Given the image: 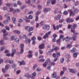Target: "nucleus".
Instances as JSON below:
<instances>
[{"label":"nucleus","mask_w":79,"mask_h":79,"mask_svg":"<svg viewBox=\"0 0 79 79\" xmlns=\"http://www.w3.org/2000/svg\"><path fill=\"white\" fill-rule=\"evenodd\" d=\"M32 77H31V76L30 75V74H29L28 73H27V74H26L25 75V77H27L28 79H29L30 78V77H31V78L32 79H34V78H35V76H36V73H35L34 72L32 74Z\"/></svg>","instance_id":"f257e3e1"},{"label":"nucleus","mask_w":79,"mask_h":79,"mask_svg":"<svg viewBox=\"0 0 79 79\" xmlns=\"http://www.w3.org/2000/svg\"><path fill=\"white\" fill-rule=\"evenodd\" d=\"M23 38H25L26 41L25 43L26 44H27L28 43V44H30V42H31V40L30 39H27V36L25 35H23Z\"/></svg>","instance_id":"f03ea898"},{"label":"nucleus","mask_w":79,"mask_h":79,"mask_svg":"<svg viewBox=\"0 0 79 79\" xmlns=\"http://www.w3.org/2000/svg\"><path fill=\"white\" fill-rule=\"evenodd\" d=\"M10 11H12V13L13 14L15 13L16 12L19 13L20 11V10H19V9H17L16 10H15L12 8H10Z\"/></svg>","instance_id":"7ed1b4c3"},{"label":"nucleus","mask_w":79,"mask_h":79,"mask_svg":"<svg viewBox=\"0 0 79 79\" xmlns=\"http://www.w3.org/2000/svg\"><path fill=\"white\" fill-rule=\"evenodd\" d=\"M10 66V65L8 64V65H6L5 67V69H2V71L3 73H5L6 72V69H8L9 68V67Z\"/></svg>","instance_id":"20e7f679"},{"label":"nucleus","mask_w":79,"mask_h":79,"mask_svg":"<svg viewBox=\"0 0 79 79\" xmlns=\"http://www.w3.org/2000/svg\"><path fill=\"white\" fill-rule=\"evenodd\" d=\"M77 24H74L73 25V29H71V32H73V33H74L76 31L74 30V28H76V27H77Z\"/></svg>","instance_id":"39448f33"},{"label":"nucleus","mask_w":79,"mask_h":79,"mask_svg":"<svg viewBox=\"0 0 79 79\" xmlns=\"http://www.w3.org/2000/svg\"><path fill=\"white\" fill-rule=\"evenodd\" d=\"M51 34V31H49L48 32V33H46L45 35L43 37V38L44 39H46V38H48V37L49 35Z\"/></svg>","instance_id":"423d86ee"},{"label":"nucleus","mask_w":79,"mask_h":79,"mask_svg":"<svg viewBox=\"0 0 79 79\" xmlns=\"http://www.w3.org/2000/svg\"><path fill=\"white\" fill-rule=\"evenodd\" d=\"M50 62V59H48L46 61L45 63H44L43 64V66L44 67H46L47 66V64H48V63Z\"/></svg>","instance_id":"0eeeda50"},{"label":"nucleus","mask_w":79,"mask_h":79,"mask_svg":"<svg viewBox=\"0 0 79 79\" xmlns=\"http://www.w3.org/2000/svg\"><path fill=\"white\" fill-rule=\"evenodd\" d=\"M20 47L21 48L20 53H23L24 51L23 48H24V44H21L20 45Z\"/></svg>","instance_id":"6e6552de"},{"label":"nucleus","mask_w":79,"mask_h":79,"mask_svg":"<svg viewBox=\"0 0 79 79\" xmlns=\"http://www.w3.org/2000/svg\"><path fill=\"white\" fill-rule=\"evenodd\" d=\"M66 21L67 23H72L74 21V20L72 19L68 18L66 19Z\"/></svg>","instance_id":"1a4fd4ad"},{"label":"nucleus","mask_w":79,"mask_h":79,"mask_svg":"<svg viewBox=\"0 0 79 79\" xmlns=\"http://www.w3.org/2000/svg\"><path fill=\"white\" fill-rule=\"evenodd\" d=\"M43 29H47V30H49L50 29V25H48L43 27Z\"/></svg>","instance_id":"9d476101"},{"label":"nucleus","mask_w":79,"mask_h":79,"mask_svg":"<svg viewBox=\"0 0 79 79\" xmlns=\"http://www.w3.org/2000/svg\"><path fill=\"white\" fill-rule=\"evenodd\" d=\"M69 71L70 72L72 73H73L74 74H76V73H77V71L75 70L69 69Z\"/></svg>","instance_id":"9b49d317"},{"label":"nucleus","mask_w":79,"mask_h":79,"mask_svg":"<svg viewBox=\"0 0 79 79\" xmlns=\"http://www.w3.org/2000/svg\"><path fill=\"white\" fill-rule=\"evenodd\" d=\"M13 60H5V63H9L10 64H11V63H13Z\"/></svg>","instance_id":"f8f14e48"},{"label":"nucleus","mask_w":79,"mask_h":79,"mask_svg":"<svg viewBox=\"0 0 79 79\" xmlns=\"http://www.w3.org/2000/svg\"><path fill=\"white\" fill-rule=\"evenodd\" d=\"M74 35L73 36L72 39L73 40H76V36L78 35V33H76L74 34Z\"/></svg>","instance_id":"ddd939ff"},{"label":"nucleus","mask_w":79,"mask_h":79,"mask_svg":"<svg viewBox=\"0 0 79 79\" xmlns=\"http://www.w3.org/2000/svg\"><path fill=\"white\" fill-rule=\"evenodd\" d=\"M51 10V9L50 8H48V9H47L46 8H44V13H47V12H48V11H50Z\"/></svg>","instance_id":"4468645a"},{"label":"nucleus","mask_w":79,"mask_h":79,"mask_svg":"<svg viewBox=\"0 0 79 79\" xmlns=\"http://www.w3.org/2000/svg\"><path fill=\"white\" fill-rule=\"evenodd\" d=\"M60 18L61 15H58L54 18L56 20H59V19H60Z\"/></svg>","instance_id":"2eb2a0df"},{"label":"nucleus","mask_w":79,"mask_h":79,"mask_svg":"<svg viewBox=\"0 0 79 79\" xmlns=\"http://www.w3.org/2000/svg\"><path fill=\"white\" fill-rule=\"evenodd\" d=\"M18 63H19V66H21V64H23V65H24L26 64V63H25V62H24V61L23 60L22 61V62L20 61H18Z\"/></svg>","instance_id":"dca6fc26"},{"label":"nucleus","mask_w":79,"mask_h":79,"mask_svg":"<svg viewBox=\"0 0 79 79\" xmlns=\"http://www.w3.org/2000/svg\"><path fill=\"white\" fill-rule=\"evenodd\" d=\"M44 47H45L44 44H42L39 46V48L40 49H43V48H44Z\"/></svg>","instance_id":"f3484780"},{"label":"nucleus","mask_w":79,"mask_h":79,"mask_svg":"<svg viewBox=\"0 0 79 79\" xmlns=\"http://www.w3.org/2000/svg\"><path fill=\"white\" fill-rule=\"evenodd\" d=\"M66 57L67 58V59L66 60V61L67 63L69 62L70 61V60L69 59V58H70V56L68 54H67L66 55Z\"/></svg>","instance_id":"a211bd4d"},{"label":"nucleus","mask_w":79,"mask_h":79,"mask_svg":"<svg viewBox=\"0 0 79 79\" xmlns=\"http://www.w3.org/2000/svg\"><path fill=\"white\" fill-rule=\"evenodd\" d=\"M77 50L75 48H73L71 50V52L72 53H74L75 52H76Z\"/></svg>","instance_id":"6ab92c4d"},{"label":"nucleus","mask_w":79,"mask_h":79,"mask_svg":"<svg viewBox=\"0 0 79 79\" xmlns=\"http://www.w3.org/2000/svg\"><path fill=\"white\" fill-rule=\"evenodd\" d=\"M71 39V38L69 37H66L65 38V40L66 42H68Z\"/></svg>","instance_id":"aec40b11"},{"label":"nucleus","mask_w":79,"mask_h":79,"mask_svg":"<svg viewBox=\"0 0 79 79\" xmlns=\"http://www.w3.org/2000/svg\"><path fill=\"white\" fill-rule=\"evenodd\" d=\"M73 12L74 13H77L79 12V10L77 9V8H74L73 10Z\"/></svg>","instance_id":"412c9836"},{"label":"nucleus","mask_w":79,"mask_h":79,"mask_svg":"<svg viewBox=\"0 0 79 79\" xmlns=\"http://www.w3.org/2000/svg\"><path fill=\"white\" fill-rule=\"evenodd\" d=\"M75 15V14L73 13V12L72 11H70V16H74Z\"/></svg>","instance_id":"4be33fe9"},{"label":"nucleus","mask_w":79,"mask_h":79,"mask_svg":"<svg viewBox=\"0 0 79 79\" xmlns=\"http://www.w3.org/2000/svg\"><path fill=\"white\" fill-rule=\"evenodd\" d=\"M56 77V73L55 72H54L52 77V78H55Z\"/></svg>","instance_id":"5701e85b"},{"label":"nucleus","mask_w":79,"mask_h":79,"mask_svg":"<svg viewBox=\"0 0 79 79\" xmlns=\"http://www.w3.org/2000/svg\"><path fill=\"white\" fill-rule=\"evenodd\" d=\"M71 47H72V44H68L67 46V48H70Z\"/></svg>","instance_id":"b1692460"},{"label":"nucleus","mask_w":79,"mask_h":79,"mask_svg":"<svg viewBox=\"0 0 79 79\" xmlns=\"http://www.w3.org/2000/svg\"><path fill=\"white\" fill-rule=\"evenodd\" d=\"M14 32L16 34H20V32L18 30H15L14 31Z\"/></svg>","instance_id":"393cba45"},{"label":"nucleus","mask_w":79,"mask_h":79,"mask_svg":"<svg viewBox=\"0 0 79 79\" xmlns=\"http://www.w3.org/2000/svg\"><path fill=\"white\" fill-rule=\"evenodd\" d=\"M51 2L52 5H54V4H55V3H56V0H52Z\"/></svg>","instance_id":"a878e982"},{"label":"nucleus","mask_w":79,"mask_h":79,"mask_svg":"<svg viewBox=\"0 0 79 79\" xmlns=\"http://www.w3.org/2000/svg\"><path fill=\"white\" fill-rule=\"evenodd\" d=\"M25 28L26 31H29V29L30 27L29 26H26L25 27Z\"/></svg>","instance_id":"bb28decb"},{"label":"nucleus","mask_w":79,"mask_h":79,"mask_svg":"<svg viewBox=\"0 0 79 79\" xmlns=\"http://www.w3.org/2000/svg\"><path fill=\"white\" fill-rule=\"evenodd\" d=\"M56 56L57 57H59L61 55L60 54V53L58 52H57L56 53Z\"/></svg>","instance_id":"cd10ccee"},{"label":"nucleus","mask_w":79,"mask_h":79,"mask_svg":"<svg viewBox=\"0 0 79 79\" xmlns=\"http://www.w3.org/2000/svg\"><path fill=\"white\" fill-rule=\"evenodd\" d=\"M64 21V19H62L59 20V22L60 23H62V22Z\"/></svg>","instance_id":"c85d7f7f"},{"label":"nucleus","mask_w":79,"mask_h":79,"mask_svg":"<svg viewBox=\"0 0 79 79\" xmlns=\"http://www.w3.org/2000/svg\"><path fill=\"white\" fill-rule=\"evenodd\" d=\"M12 21L14 23H15L16 22V18L13 17L12 18Z\"/></svg>","instance_id":"c756f323"},{"label":"nucleus","mask_w":79,"mask_h":79,"mask_svg":"<svg viewBox=\"0 0 79 79\" xmlns=\"http://www.w3.org/2000/svg\"><path fill=\"white\" fill-rule=\"evenodd\" d=\"M73 55L74 57H77V53L75 52L73 53Z\"/></svg>","instance_id":"7c9ffc66"},{"label":"nucleus","mask_w":79,"mask_h":79,"mask_svg":"<svg viewBox=\"0 0 79 79\" xmlns=\"http://www.w3.org/2000/svg\"><path fill=\"white\" fill-rule=\"evenodd\" d=\"M39 61L40 62H44L45 61V59H40Z\"/></svg>","instance_id":"2f4dec72"},{"label":"nucleus","mask_w":79,"mask_h":79,"mask_svg":"<svg viewBox=\"0 0 79 79\" xmlns=\"http://www.w3.org/2000/svg\"><path fill=\"white\" fill-rule=\"evenodd\" d=\"M15 42H17V43H19V39L18 38H16L15 39Z\"/></svg>","instance_id":"473e14b6"},{"label":"nucleus","mask_w":79,"mask_h":79,"mask_svg":"<svg viewBox=\"0 0 79 79\" xmlns=\"http://www.w3.org/2000/svg\"><path fill=\"white\" fill-rule=\"evenodd\" d=\"M64 58H61L60 59V61L61 63H62L63 62H64Z\"/></svg>","instance_id":"72a5a7b5"},{"label":"nucleus","mask_w":79,"mask_h":79,"mask_svg":"<svg viewBox=\"0 0 79 79\" xmlns=\"http://www.w3.org/2000/svg\"><path fill=\"white\" fill-rule=\"evenodd\" d=\"M56 42L57 44H60V38L58 39L56 41Z\"/></svg>","instance_id":"f704fd0d"},{"label":"nucleus","mask_w":79,"mask_h":79,"mask_svg":"<svg viewBox=\"0 0 79 79\" xmlns=\"http://www.w3.org/2000/svg\"><path fill=\"white\" fill-rule=\"evenodd\" d=\"M38 19H39V16L37 15H36L35 17V21H38Z\"/></svg>","instance_id":"c9c22d12"},{"label":"nucleus","mask_w":79,"mask_h":79,"mask_svg":"<svg viewBox=\"0 0 79 79\" xmlns=\"http://www.w3.org/2000/svg\"><path fill=\"white\" fill-rule=\"evenodd\" d=\"M15 39V37L13 36H12L10 37L11 40H13Z\"/></svg>","instance_id":"e433bc0d"},{"label":"nucleus","mask_w":79,"mask_h":79,"mask_svg":"<svg viewBox=\"0 0 79 79\" xmlns=\"http://www.w3.org/2000/svg\"><path fill=\"white\" fill-rule=\"evenodd\" d=\"M74 5L75 6H77L79 5V2L78 1H77L74 3Z\"/></svg>","instance_id":"4c0bfd02"},{"label":"nucleus","mask_w":79,"mask_h":79,"mask_svg":"<svg viewBox=\"0 0 79 79\" xmlns=\"http://www.w3.org/2000/svg\"><path fill=\"white\" fill-rule=\"evenodd\" d=\"M31 39L32 40H35V39H36V38H35V37L34 36L31 38Z\"/></svg>","instance_id":"58836bf2"},{"label":"nucleus","mask_w":79,"mask_h":79,"mask_svg":"<svg viewBox=\"0 0 79 79\" xmlns=\"http://www.w3.org/2000/svg\"><path fill=\"white\" fill-rule=\"evenodd\" d=\"M40 24L41 26H43V25H44V22L42 21L40 23Z\"/></svg>","instance_id":"ea45409f"},{"label":"nucleus","mask_w":79,"mask_h":79,"mask_svg":"<svg viewBox=\"0 0 79 79\" xmlns=\"http://www.w3.org/2000/svg\"><path fill=\"white\" fill-rule=\"evenodd\" d=\"M33 11H30L28 13H27L28 15H30V14H33Z\"/></svg>","instance_id":"a19ab883"},{"label":"nucleus","mask_w":79,"mask_h":79,"mask_svg":"<svg viewBox=\"0 0 79 79\" xmlns=\"http://www.w3.org/2000/svg\"><path fill=\"white\" fill-rule=\"evenodd\" d=\"M64 71H61L60 73V76H62V75H63V74H64Z\"/></svg>","instance_id":"79ce46f5"},{"label":"nucleus","mask_w":79,"mask_h":79,"mask_svg":"<svg viewBox=\"0 0 79 79\" xmlns=\"http://www.w3.org/2000/svg\"><path fill=\"white\" fill-rule=\"evenodd\" d=\"M5 49L4 47H2L1 48V49H0V51H2V50H3Z\"/></svg>","instance_id":"37998d69"},{"label":"nucleus","mask_w":79,"mask_h":79,"mask_svg":"<svg viewBox=\"0 0 79 79\" xmlns=\"http://www.w3.org/2000/svg\"><path fill=\"white\" fill-rule=\"evenodd\" d=\"M16 65L15 64H14L12 66V68H16Z\"/></svg>","instance_id":"c03bdc74"},{"label":"nucleus","mask_w":79,"mask_h":79,"mask_svg":"<svg viewBox=\"0 0 79 79\" xmlns=\"http://www.w3.org/2000/svg\"><path fill=\"white\" fill-rule=\"evenodd\" d=\"M3 42V40H1L0 41V42L1 43V45H3V44H4V43Z\"/></svg>","instance_id":"a18cd8bd"},{"label":"nucleus","mask_w":79,"mask_h":79,"mask_svg":"<svg viewBox=\"0 0 79 79\" xmlns=\"http://www.w3.org/2000/svg\"><path fill=\"white\" fill-rule=\"evenodd\" d=\"M32 54H28V58H32Z\"/></svg>","instance_id":"49530a36"},{"label":"nucleus","mask_w":79,"mask_h":79,"mask_svg":"<svg viewBox=\"0 0 79 79\" xmlns=\"http://www.w3.org/2000/svg\"><path fill=\"white\" fill-rule=\"evenodd\" d=\"M59 49V48L57 47H55V48H54V50H55V51H57L58 49Z\"/></svg>","instance_id":"de8ad7c7"},{"label":"nucleus","mask_w":79,"mask_h":79,"mask_svg":"<svg viewBox=\"0 0 79 79\" xmlns=\"http://www.w3.org/2000/svg\"><path fill=\"white\" fill-rule=\"evenodd\" d=\"M26 2L27 3L29 4V3H31V1L30 0H28L27 1H26Z\"/></svg>","instance_id":"09e8293b"},{"label":"nucleus","mask_w":79,"mask_h":79,"mask_svg":"<svg viewBox=\"0 0 79 79\" xmlns=\"http://www.w3.org/2000/svg\"><path fill=\"white\" fill-rule=\"evenodd\" d=\"M38 40H42V38L40 36L38 37Z\"/></svg>","instance_id":"8fccbe9b"},{"label":"nucleus","mask_w":79,"mask_h":79,"mask_svg":"<svg viewBox=\"0 0 79 79\" xmlns=\"http://www.w3.org/2000/svg\"><path fill=\"white\" fill-rule=\"evenodd\" d=\"M33 31V27H31L30 28V27L29 32H31V31Z\"/></svg>","instance_id":"3c124183"},{"label":"nucleus","mask_w":79,"mask_h":79,"mask_svg":"<svg viewBox=\"0 0 79 79\" xmlns=\"http://www.w3.org/2000/svg\"><path fill=\"white\" fill-rule=\"evenodd\" d=\"M50 0H48V1L47 3V5H48L50 4Z\"/></svg>","instance_id":"603ef678"},{"label":"nucleus","mask_w":79,"mask_h":79,"mask_svg":"<svg viewBox=\"0 0 79 79\" xmlns=\"http://www.w3.org/2000/svg\"><path fill=\"white\" fill-rule=\"evenodd\" d=\"M41 13V12L40 11H37L36 13V15H38V14H40Z\"/></svg>","instance_id":"864d4df0"},{"label":"nucleus","mask_w":79,"mask_h":79,"mask_svg":"<svg viewBox=\"0 0 79 79\" xmlns=\"http://www.w3.org/2000/svg\"><path fill=\"white\" fill-rule=\"evenodd\" d=\"M41 8H42V6H41L39 5L38 6V8L39 10L41 9Z\"/></svg>","instance_id":"5fc2aeb1"},{"label":"nucleus","mask_w":79,"mask_h":79,"mask_svg":"<svg viewBox=\"0 0 79 79\" xmlns=\"http://www.w3.org/2000/svg\"><path fill=\"white\" fill-rule=\"evenodd\" d=\"M3 59H1L0 57V64H1V63H3Z\"/></svg>","instance_id":"6e6d98bb"},{"label":"nucleus","mask_w":79,"mask_h":79,"mask_svg":"<svg viewBox=\"0 0 79 79\" xmlns=\"http://www.w3.org/2000/svg\"><path fill=\"white\" fill-rule=\"evenodd\" d=\"M47 54L48 55H50L52 54V52H47Z\"/></svg>","instance_id":"4d7b16f0"},{"label":"nucleus","mask_w":79,"mask_h":79,"mask_svg":"<svg viewBox=\"0 0 79 79\" xmlns=\"http://www.w3.org/2000/svg\"><path fill=\"white\" fill-rule=\"evenodd\" d=\"M37 65H34L33 68V70H35V68L36 67H37Z\"/></svg>","instance_id":"13d9d810"},{"label":"nucleus","mask_w":79,"mask_h":79,"mask_svg":"<svg viewBox=\"0 0 79 79\" xmlns=\"http://www.w3.org/2000/svg\"><path fill=\"white\" fill-rule=\"evenodd\" d=\"M6 27V29L7 30H8V31H9V30H10V28H9V27L6 26L5 27Z\"/></svg>","instance_id":"bf43d9fd"},{"label":"nucleus","mask_w":79,"mask_h":79,"mask_svg":"<svg viewBox=\"0 0 79 79\" xmlns=\"http://www.w3.org/2000/svg\"><path fill=\"white\" fill-rule=\"evenodd\" d=\"M12 52L15 53L16 52V50H15V49H13L12 50Z\"/></svg>","instance_id":"052dcab7"},{"label":"nucleus","mask_w":79,"mask_h":79,"mask_svg":"<svg viewBox=\"0 0 79 79\" xmlns=\"http://www.w3.org/2000/svg\"><path fill=\"white\" fill-rule=\"evenodd\" d=\"M3 23H4V24H8V21L5 20L4 21Z\"/></svg>","instance_id":"680f3d73"},{"label":"nucleus","mask_w":79,"mask_h":79,"mask_svg":"<svg viewBox=\"0 0 79 79\" xmlns=\"http://www.w3.org/2000/svg\"><path fill=\"white\" fill-rule=\"evenodd\" d=\"M17 3L19 5H21V2L20 1H18Z\"/></svg>","instance_id":"e2e57ef3"},{"label":"nucleus","mask_w":79,"mask_h":79,"mask_svg":"<svg viewBox=\"0 0 79 79\" xmlns=\"http://www.w3.org/2000/svg\"><path fill=\"white\" fill-rule=\"evenodd\" d=\"M6 5L8 7H9L10 6V4L9 3H6Z\"/></svg>","instance_id":"0e129e2a"},{"label":"nucleus","mask_w":79,"mask_h":79,"mask_svg":"<svg viewBox=\"0 0 79 79\" xmlns=\"http://www.w3.org/2000/svg\"><path fill=\"white\" fill-rule=\"evenodd\" d=\"M28 18H29V19H31L33 17H32V15H30L29 16Z\"/></svg>","instance_id":"69168bd1"},{"label":"nucleus","mask_w":79,"mask_h":79,"mask_svg":"<svg viewBox=\"0 0 79 79\" xmlns=\"http://www.w3.org/2000/svg\"><path fill=\"white\" fill-rule=\"evenodd\" d=\"M68 12L65 11L64 12V15H67L68 14Z\"/></svg>","instance_id":"338daca9"},{"label":"nucleus","mask_w":79,"mask_h":79,"mask_svg":"<svg viewBox=\"0 0 79 79\" xmlns=\"http://www.w3.org/2000/svg\"><path fill=\"white\" fill-rule=\"evenodd\" d=\"M19 23H22L23 22V20L21 19H20L19 20Z\"/></svg>","instance_id":"774afa93"}]
</instances>
